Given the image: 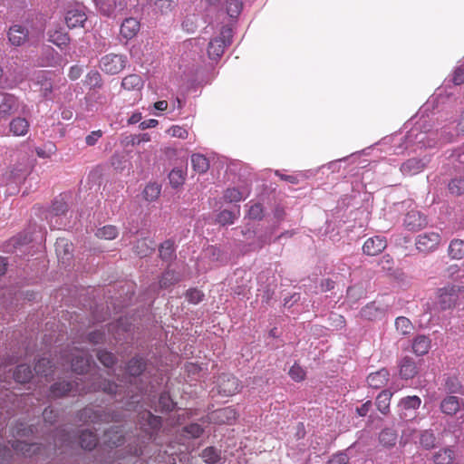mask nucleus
<instances>
[{"label": "nucleus", "mask_w": 464, "mask_h": 464, "mask_svg": "<svg viewBox=\"0 0 464 464\" xmlns=\"http://www.w3.org/2000/svg\"><path fill=\"white\" fill-rule=\"evenodd\" d=\"M449 191L454 196L464 194V178H454L448 184Z\"/></svg>", "instance_id": "nucleus-61"}, {"label": "nucleus", "mask_w": 464, "mask_h": 464, "mask_svg": "<svg viewBox=\"0 0 464 464\" xmlns=\"http://www.w3.org/2000/svg\"><path fill=\"white\" fill-rule=\"evenodd\" d=\"M458 298L457 290L454 285L440 289L438 304L441 310H448L455 306Z\"/></svg>", "instance_id": "nucleus-18"}, {"label": "nucleus", "mask_w": 464, "mask_h": 464, "mask_svg": "<svg viewBox=\"0 0 464 464\" xmlns=\"http://www.w3.org/2000/svg\"><path fill=\"white\" fill-rule=\"evenodd\" d=\"M182 432L188 439H198L203 434L204 429L198 423H190L183 427Z\"/></svg>", "instance_id": "nucleus-56"}, {"label": "nucleus", "mask_w": 464, "mask_h": 464, "mask_svg": "<svg viewBox=\"0 0 464 464\" xmlns=\"http://www.w3.org/2000/svg\"><path fill=\"white\" fill-rule=\"evenodd\" d=\"M223 198L228 203L239 202L245 199L243 193L237 188H227Z\"/></svg>", "instance_id": "nucleus-62"}, {"label": "nucleus", "mask_w": 464, "mask_h": 464, "mask_svg": "<svg viewBox=\"0 0 464 464\" xmlns=\"http://www.w3.org/2000/svg\"><path fill=\"white\" fill-rule=\"evenodd\" d=\"M82 382V379H79ZM102 391L107 394L117 393L118 386L114 382L98 377L88 387H79L78 379L73 382L59 381L51 385L49 389V397L52 399L61 398L69 394L75 395L81 392Z\"/></svg>", "instance_id": "nucleus-2"}, {"label": "nucleus", "mask_w": 464, "mask_h": 464, "mask_svg": "<svg viewBox=\"0 0 464 464\" xmlns=\"http://www.w3.org/2000/svg\"><path fill=\"white\" fill-rule=\"evenodd\" d=\"M140 22L136 18H126L121 24V35L127 40H130L136 36L140 31Z\"/></svg>", "instance_id": "nucleus-24"}, {"label": "nucleus", "mask_w": 464, "mask_h": 464, "mask_svg": "<svg viewBox=\"0 0 464 464\" xmlns=\"http://www.w3.org/2000/svg\"><path fill=\"white\" fill-rule=\"evenodd\" d=\"M200 457L205 463L218 464L221 459V450L213 446L207 447L201 451Z\"/></svg>", "instance_id": "nucleus-47"}, {"label": "nucleus", "mask_w": 464, "mask_h": 464, "mask_svg": "<svg viewBox=\"0 0 464 464\" xmlns=\"http://www.w3.org/2000/svg\"><path fill=\"white\" fill-rule=\"evenodd\" d=\"M36 431L34 424H27L24 421L18 420L10 429V435L13 438H26L33 435Z\"/></svg>", "instance_id": "nucleus-30"}, {"label": "nucleus", "mask_w": 464, "mask_h": 464, "mask_svg": "<svg viewBox=\"0 0 464 464\" xmlns=\"http://www.w3.org/2000/svg\"><path fill=\"white\" fill-rule=\"evenodd\" d=\"M421 404V400L417 395L406 396L400 400L398 403L399 416L403 421H411L418 416V410Z\"/></svg>", "instance_id": "nucleus-8"}, {"label": "nucleus", "mask_w": 464, "mask_h": 464, "mask_svg": "<svg viewBox=\"0 0 464 464\" xmlns=\"http://www.w3.org/2000/svg\"><path fill=\"white\" fill-rule=\"evenodd\" d=\"M79 443L83 450H92L98 444L97 435L89 430H83L79 435Z\"/></svg>", "instance_id": "nucleus-40"}, {"label": "nucleus", "mask_w": 464, "mask_h": 464, "mask_svg": "<svg viewBox=\"0 0 464 464\" xmlns=\"http://www.w3.org/2000/svg\"><path fill=\"white\" fill-rule=\"evenodd\" d=\"M444 386L447 392L450 395L459 392L462 387L460 382L455 376L447 377Z\"/></svg>", "instance_id": "nucleus-63"}, {"label": "nucleus", "mask_w": 464, "mask_h": 464, "mask_svg": "<svg viewBox=\"0 0 464 464\" xmlns=\"http://www.w3.org/2000/svg\"><path fill=\"white\" fill-rule=\"evenodd\" d=\"M396 330L402 335L410 334L413 330L411 322L404 316L397 317L395 320Z\"/></svg>", "instance_id": "nucleus-55"}, {"label": "nucleus", "mask_w": 464, "mask_h": 464, "mask_svg": "<svg viewBox=\"0 0 464 464\" xmlns=\"http://www.w3.org/2000/svg\"><path fill=\"white\" fill-rule=\"evenodd\" d=\"M48 36L49 42L53 43L61 49H63L64 46H67L70 42L68 34L63 28L49 30Z\"/></svg>", "instance_id": "nucleus-34"}, {"label": "nucleus", "mask_w": 464, "mask_h": 464, "mask_svg": "<svg viewBox=\"0 0 464 464\" xmlns=\"http://www.w3.org/2000/svg\"><path fill=\"white\" fill-rule=\"evenodd\" d=\"M19 108V100L14 94L0 92V120L7 119Z\"/></svg>", "instance_id": "nucleus-14"}, {"label": "nucleus", "mask_w": 464, "mask_h": 464, "mask_svg": "<svg viewBox=\"0 0 464 464\" xmlns=\"http://www.w3.org/2000/svg\"><path fill=\"white\" fill-rule=\"evenodd\" d=\"M240 390L239 381L231 374H222L218 379V392L224 396H232Z\"/></svg>", "instance_id": "nucleus-16"}, {"label": "nucleus", "mask_w": 464, "mask_h": 464, "mask_svg": "<svg viewBox=\"0 0 464 464\" xmlns=\"http://www.w3.org/2000/svg\"><path fill=\"white\" fill-rule=\"evenodd\" d=\"M138 424L149 440H155L162 427V419L152 414L150 411H142L138 415Z\"/></svg>", "instance_id": "nucleus-6"}, {"label": "nucleus", "mask_w": 464, "mask_h": 464, "mask_svg": "<svg viewBox=\"0 0 464 464\" xmlns=\"http://www.w3.org/2000/svg\"><path fill=\"white\" fill-rule=\"evenodd\" d=\"M398 438L397 431L392 428H384L379 434L380 443L387 448L393 447Z\"/></svg>", "instance_id": "nucleus-44"}, {"label": "nucleus", "mask_w": 464, "mask_h": 464, "mask_svg": "<svg viewBox=\"0 0 464 464\" xmlns=\"http://www.w3.org/2000/svg\"><path fill=\"white\" fill-rule=\"evenodd\" d=\"M78 419L84 422H108L110 420H118V415L111 414L104 410L85 407L78 412Z\"/></svg>", "instance_id": "nucleus-9"}, {"label": "nucleus", "mask_w": 464, "mask_h": 464, "mask_svg": "<svg viewBox=\"0 0 464 464\" xmlns=\"http://www.w3.org/2000/svg\"><path fill=\"white\" fill-rule=\"evenodd\" d=\"M60 55L50 46L44 50L39 64L44 67H54L59 63Z\"/></svg>", "instance_id": "nucleus-41"}, {"label": "nucleus", "mask_w": 464, "mask_h": 464, "mask_svg": "<svg viewBox=\"0 0 464 464\" xmlns=\"http://www.w3.org/2000/svg\"><path fill=\"white\" fill-rule=\"evenodd\" d=\"M11 444V451L14 450L17 454L24 458H32L43 454L45 448L40 443H28L22 440H14L8 441Z\"/></svg>", "instance_id": "nucleus-10"}, {"label": "nucleus", "mask_w": 464, "mask_h": 464, "mask_svg": "<svg viewBox=\"0 0 464 464\" xmlns=\"http://www.w3.org/2000/svg\"><path fill=\"white\" fill-rule=\"evenodd\" d=\"M418 373L414 360L409 356L404 357L400 363V374L403 379H411Z\"/></svg>", "instance_id": "nucleus-33"}, {"label": "nucleus", "mask_w": 464, "mask_h": 464, "mask_svg": "<svg viewBox=\"0 0 464 464\" xmlns=\"http://www.w3.org/2000/svg\"><path fill=\"white\" fill-rule=\"evenodd\" d=\"M96 6L105 16H111L115 10L114 0H95Z\"/></svg>", "instance_id": "nucleus-60"}, {"label": "nucleus", "mask_w": 464, "mask_h": 464, "mask_svg": "<svg viewBox=\"0 0 464 464\" xmlns=\"http://www.w3.org/2000/svg\"><path fill=\"white\" fill-rule=\"evenodd\" d=\"M17 24L28 27V34L30 35L36 34L42 30L41 27L37 25L36 16L34 14H28L23 22Z\"/></svg>", "instance_id": "nucleus-57"}, {"label": "nucleus", "mask_w": 464, "mask_h": 464, "mask_svg": "<svg viewBox=\"0 0 464 464\" xmlns=\"http://www.w3.org/2000/svg\"><path fill=\"white\" fill-rule=\"evenodd\" d=\"M68 211V205L63 198H57L53 201L52 207L48 212L47 218L52 227H60L62 223L59 222L60 217L65 215Z\"/></svg>", "instance_id": "nucleus-17"}, {"label": "nucleus", "mask_w": 464, "mask_h": 464, "mask_svg": "<svg viewBox=\"0 0 464 464\" xmlns=\"http://www.w3.org/2000/svg\"><path fill=\"white\" fill-rule=\"evenodd\" d=\"M33 402L30 394L16 395L14 392H5L3 401H0V439L4 437L7 420L14 413V408H24Z\"/></svg>", "instance_id": "nucleus-3"}, {"label": "nucleus", "mask_w": 464, "mask_h": 464, "mask_svg": "<svg viewBox=\"0 0 464 464\" xmlns=\"http://www.w3.org/2000/svg\"><path fill=\"white\" fill-rule=\"evenodd\" d=\"M430 161L429 156H423L422 158H411L405 160L400 168V170L403 175L413 176L423 171Z\"/></svg>", "instance_id": "nucleus-13"}, {"label": "nucleus", "mask_w": 464, "mask_h": 464, "mask_svg": "<svg viewBox=\"0 0 464 464\" xmlns=\"http://www.w3.org/2000/svg\"><path fill=\"white\" fill-rule=\"evenodd\" d=\"M160 257L164 262H170L176 258L174 242L168 239L159 246Z\"/></svg>", "instance_id": "nucleus-43"}, {"label": "nucleus", "mask_w": 464, "mask_h": 464, "mask_svg": "<svg viewBox=\"0 0 464 464\" xmlns=\"http://www.w3.org/2000/svg\"><path fill=\"white\" fill-rule=\"evenodd\" d=\"M393 393L390 390L382 391L375 400L377 410L383 415L390 413V403Z\"/></svg>", "instance_id": "nucleus-36"}, {"label": "nucleus", "mask_w": 464, "mask_h": 464, "mask_svg": "<svg viewBox=\"0 0 464 464\" xmlns=\"http://www.w3.org/2000/svg\"><path fill=\"white\" fill-rule=\"evenodd\" d=\"M448 253L452 259H462L464 257V240L455 238L450 241Z\"/></svg>", "instance_id": "nucleus-48"}, {"label": "nucleus", "mask_w": 464, "mask_h": 464, "mask_svg": "<svg viewBox=\"0 0 464 464\" xmlns=\"http://www.w3.org/2000/svg\"><path fill=\"white\" fill-rule=\"evenodd\" d=\"M124 441L122 430L119 426H112L104 431L103 443L112 449L121 445Z\"/></svg>", "instance_id": "nucleus-22"}, {"label": "nucleus", "mask_w": 464, "mask_h": 464, "mask_svg": "<svg viewBox=\"0 0 464 464\" xmlns=\"http://www.w3.org/2000/svg\"><path fill=\"white\" fill-rule=\"evenodd\" d=\"M456 458V452L452 447H446L436 451L431 459L434 464H452Z\"/></svg>", "instance_id": "nucleus-31"}, {"label": "nucleus", "mask_w": 464, "mask_h": 464, "mask_svg": "<svg viewBox=\"0 0 464 464\" xmlns=\"http://www.w3.org/2000/svg\"><path fill=\"white\" fill-rule=\"evenodd\" d=\"M456 133L449 126L440 129H431L430 140L432 148H440L446 144L452 143L456 140Z\"/></svg>", "instance_id": "nucleus-12"}, {"label": "nucleus", "mask_w": 464, "mask_h": 464, "mask_svg": "<svg viewBox=\"0 0 464 464\" xmlns=\"http://www.w3.org/2000/svg\"><path fill=\"white\" fill-rule=\"evenodd\" d=\"M83 83L90 89H101L103 85L102 75L97 70H91L86 74Z\"/></svg>", "instance_id": "nucleus-50"}, {"label": "nucleus", "mask_w": 464, "mask_h": 464, "mask_svg": "<svg viewBox=\"0 0 464 464\" xmlns=\"http://www.w3.org/2000/svg\"><path fill=\"white\" fill-rule=\"evenodd\" d=\"M430 125L417 123L405 135L406 148L418 145L419 148H432L430 140Z\"/></svg>", "instance_id": "nucleus-5"}, {"label": "nucleus", "mask_w": 464, "mask_h": 464, "mask_svg": "<svg viewBox=\"0 0 464 464\" xmlns=\"http://www.w3.org/2000/svg\"><path fill=\"white\" fill-rule=\"evenodd\" d=\"M419 445L425 450H430L437 447V437L435 432L430 430H422L419 432Z\"/></svg>", "instance_id": "nucleus-29"}, {"label": "nucleus", "mask_w": 464, "mask_h": 464, "mask_svg": "<svg viewBox=\"0 0 464 464\" xmlns=\"http://www.w3.org/2000/svg\"><path fill=\"white\" fill-rule=\"evenodd\" d=\"M382 314V310L379 308L375 302L369 303L363 306L360 311V316L362 319L372 321L377 319Z\"/></svg>", "instance_id": "nucleus-45"}, {"label": "nucleus", "mask_w": 464, "mask_h": 464, "mask_svg": "<svg viewBox=\"0 0 464 464\" xmlns=\"http://www.w3.org/2000/svg\"><path fill=\"white\" fill-rule=\"evenodd\" d=\"M34 372L37 375L49 376L53 372L52 362L47 358L39 359L34 365Z\"/></svg>", "instance_id": "nucleus-52"}, {"label": "nucleus", "mask_w": 464, "mask_h": 464, "mask_svg": "<svg viewBox=\"0 0 464 464\" xmlns=\"http://www.w3.org/2000/svg\"><path fill=\"white\" fill-rule=\"evenodd\" d=\"M177 6V3L174 0H157L155 2V7L162 14H168L171 13L175 7Z\"/></svg>", "instance_id": "nucleus-64"}, {"label": "nucleus", "mask_w": 464, "mask_h": 464, "mask_svg": "<svg viewBox=\"0 0 464 464\" xmlns=\"http://www.w3.org/2000/svg\"><path fill=\"white\" fill-rule=\"evenodd\" d=\"M461 406H463L461 399L454 395H448L440 401V410L446 415L454 416L459 411Z\"/></svg>", "instance_id": "nucleus-19"}, {"label": "nucleus", "mask_w": 464, "mask_h": 464, "mask_svg": "<svg viewBox=\"0 0 464 464\" xmlns=\"http://www.w3.org/2000/svg\"><path fill=\"white\" fill-rule=\"evenodd\" d=\"M28 27L18 24H14L9 28L8 39L12 45L21 46L29 38Z\"/></svg>", "instance_id": "nucleus-21"}, {"label": "nucleus", "mask_w": 464, "mask_h": 464, "mask_svg": "<svg viewBox=\"0 0 464 464\" xmlns=\"http://www.w3.org/2000/svg\"><path fill=\"white\" fill-rule=\"evenodd\" d=\"M156 244L152 239L141 238L136 241L133 251L140 257H146L153 253Z\"/></svg>", "instance_id": "nucleus-32"}, {"label": "nucleus", "mask_w": 464, "mask_h": 464, "mask_svg": "<svg viewBox=\"0 0 464 464\" xmlns=\"http://www.w3.org/2000/svg\"><path fill=\"white\" fill-rule=\"evenodd\" d=\"M128 63V57L121 53H108L99 60L100 69L110 75H115L123 71Z\"/></svg>", "instance_id": "nucleus-7"}, {"label": "nucleus", "mask_w": 464, "mask_h": 464, "mask_svg": "<svg viewBox=\"0 0 464 464\" xmlns=\"http://www.w3.org/2000/svg\"><path fill=\"white\" fill-rule=\"evenodd\" d=\"M440 241L441 236L438 232H425L416 237L415 246L420 252L430 253L438 248Z\"/></svg>", "instance_id": "nucleus-11"}, {"label": "nucleus", "mask_w": 464, "mask_h": 464, "mask_svg": "<svg viewBox=\"0 0 464 464\" xmlns=\"http://www.w3.org/2000/svg\"><path fill=\"white\" fill-rule=\"evenodd\" d=\"M191 164L193 169L198 173H205L209 168L208 160L201 154H193L191 156Z\"/></svg>", "instance_id": "nucleus-51"}, {"label": "nucleus", "mask_w": 464, "mask_h": 464, "mask_svg": "<svg viewBox=\"0 0 464 464\" xmlns=\"http://www.w3.org/2000/svg\"><path fill=\"white\" fill-rule=\"evenodd\" d=\"M240 216V207L236 205L233 209H223L216 216V222L220 226L232 225Z\"/></svg>", "instance_id": "nucleus-25"}, {"label": "nucleus", "mask_w": 464, "mask_h": 464, "mask_svg": "<svg viewBox=\"0 0 464 464\" xmlns=\"http://www.w3.org/2000/svg\"><path fill=\"white\" fill-rule=\"evenodd\" d=\"M216 417L219 421L231 422L237 419V411L230 407L219 409L216 411Z\"/></svg>", "instance_id": "nucleus-59"}, {"label": "nucleus", "mask_w": 464, "mask_h": 464, "mask_svg": "<svg viewBox=\"0 0 464 464\" xmlns=\"http://www.w3.org/2000/svg\"><path fill=\"white\" fill-rule=\"evenodd\" d=\"M37 83L40 85L43 98L45 100H53V86L52 82L47 78L46 72H40L38 73Z\"/></svg>", "instance_id": "nucleus-37"}, {"label": "nucleus", "mask_w": 464, "mask_h": 464, "mask_svg": "<svg viewBox=\"0 0 464 464\" xmlns=\"http://www.w3.org/2000/svg\"><path fill=\"white\" fill-rule=\"evenodd\" d=\"M29 173V167L24 162L14 164L10 170V179L14 182H20L24 179Z\"/></svg>", "instance_id": "nucleus-49"}, {"label": "nucleus", "mask_w": 464, "mask_h": 464, "mask_svg": "<svg viewBox=\"0 0 464 464\" xmlns=\"http://www.w3.org/2000/svg\"><path fill=\"white\" fill-rule=\"evenodd\" d=\"M75 438L71 432L64 429H59L53 435L54 448L61 450V452H65L63 448H72L73 439Z\"/></svg>", "instance_id": "nucleus-23"}, {"label": "nucleus", "mask_w": 464, "mask_h": 464, "mask_svg": "<svg viewBox=\"0 0 464 464\" xmlns=\"http://www.w3.org/2000/svg\"><path fill=\"white\" fill-rule=\"evenodd\" d=\"M91 360L92 357L83 353L72 354V370L78 374L85 373L91 366Z\"/></svg>", "instance_id": "nucleus-26"}, {"label": "nucleus", "mask_w": 464, "mask_h": 464, "mask_svg": "<svg viewBox=\"0 0 464 464\" xmlns=\"http://www.w3.org/2000/svg\"><path fill=\"white\" fill-rule=\"evenodd\" d=\"M403 225L409 231L415 232L424 228L428 225V220L420 211L413 209L405 215Z\"/></svg>", "instance_id": "nucleus-15"}, {"label": "nucleus", "mask_w": 464, "mask_h": 464, "mask_svg": "<svg viewBox=\"0 0 464 464\" xmlns=\"http://www.w3.org/2000/svg\"><path fill=\"white\" fill-rule=\"evenodd\" d=\"M86 20L85 13L79 9H71L65 15V22L69 28L82 27Z\"/></svg>", "instance_id": "nucleus-28"}, {"label": "nucleus", "mask_w": 464, "mask_h": 464, "mask_svg": "<svg viewBox=\"0 0 464 464\" xmlns=\"http://www.w3.org/2000/svg\"><path fill=\"white\" fill-rule=\"evenodd\" d=\"M121 86L128 91H138L143 87V80L138 74H129L122 79Z\"/></svg>", "instance_id": "nucleus-46"}, {"label": "nucleus", "mask_w": 464, "mask_h": 464, "mask_svg": "<svg viewBox=\"0 0 464 464\" xmlns=\"http://www.w3.org/2000/svg\"><path fill=\"white\" fill-rule=\"evenodd\" d=\"M181 277L179 272L168 268L160 278V287L163 289L169 288L181 281Z\"/></svg>", "instance_id": "nucleus-39"}, {"label": "nucleus", "mask_w": 464, "mask_h": 464, "mask_svg": "<svg viewBox=\"0 0 464 464\" xmlns=\"http://www.w3.org/2000/svg\"><path fill=\"white\" fill-rule=\"evenodd\" d=\"M29 127V122L24 117H15L9 123V130L14 136H24Z\"/></svg>", "instance_id": "nucleus-38"}, {"label": "nucleus", "mask_w": 464, "mask_h": 464, "mask_svg": "<svg viewBox=\"0 0 464 464\" xmlns=\"http://www.w3.org/2000/svg\"><path fill=\"white\" fill-rule=\"evenodd\" d=\"M389 375V372L386 369H381L368 375L367 383L373 389H379L386 384Z\"/></svg>", "instance_id": "nucleus-35"}, {"label": "nucleus", "mask_w": 464, "mask_h": 464, "mask_svg": "<svg viewBox=\"0 0 464 464\" xmlns=\"http://www.w3.org/2000/svg\"><path fill=\"white\" fill-rule=\"evenodd\" d=\"M387 246V242L384 237L376 236L373 237L368 238L363 246L362 251L365 255L368 256H376L382 253Z\"/></svg>", "instance_id": "nucleus-20"}, {"label": "nucleus", "mask_w": 464, "mask_h": 464, "mask_svg": "<svg viewBox=\"0 0 464 464\" xmlns=\"http://www.w3.org/2000/svg\"><path fill=\"white\" fill-rule=\"evenodd\" d=\"M32 378L33 371L31 367L25 363L18 365L12 375L10 371L6 372L5 368L3 369L0 364V389H5L6 392H9L8 386L11 384L12 379L18 383H26L30 382Z\"/></svg>", "instance_id": "nucleus-4"}, {"label": "nucleus", "mask_w": 464, "mask_h": 464, "mask_svg": "<svg viewBox=\"0 0 464 464\" xmlns=\"http://www.w3.org/2000/svg\"><path fill=\"white\" fill-rule=\"evenodd\" d=\"M97 358L107 368H111L117 362L116 356L107 350H98Z\"/></svg>", "instance_id": "nucleus-53"}, {"label": "nucleus", "mask_w": 464, "mask_h": 464, "mask_svg": "<svg viewBox=\"0 0 464 464\" xmlns=\"http://www.w3.org/2000/svg\"><path fill=\"white\" fill-rule=\"evenodd\" d=\"M118 228L115 226L107 225L99 228L95 235L99 238L111 240L118 236Z\"/></svg>", "instance_id": "nucleus-54"}, {"label": "nucleus", "mask_w": 464, "mask_h": 464, "mask_svg": "<svg viewBox=\"0 0 464 464\" xmlns=\"http://www.w3.org/2000/svg\"><path fill=\"white\" fill-rule=\"evenodd\" d=\"M149 360L142 354H135L130 358L124 366V372L129 383L134 389L123 390L117 383V393L111 394L115 401L122 403L127 411L136 408L147 391L149 379L151 374L148 371Z\"/></svg>", "instance_id": "nucleus-1"}, {"label": "nucleus", "mask_w": 464, "mask_h": 464, "mask_svg": "<svg viewBox=\"0 0 464 464\" xmlns=\"http://www.w3.org/2000/svg\"><path fill=\"white\" fill-rule=\"evenodd\" d=\"M176 403L168 392H162L159 397V407L161 411L169 412L174 410Z\"/></svg>", "instance_id": "nucleus-58"}, {"label": "nucleus", "mask_w": 464, "mask_h": 464, "mask_svg": "<svg viewBox=\"0 0 464 464\" xmlns=\"http://www.w3.org/2000/svg\"><path fill=\"white\" fill-rule=\"evenodd\" d=\"M227 45L224 44L223 40L214 38L208 45V54L211 60L219 59L224 53L225 48Z\"/></svg>", "instance_id": "nucleus-42"}, {"label": "nucleus", "mask_w": 464, "mask_h": 464, "mask_svg": "<svg viewBox=\"0 0 464 464\" xmlns=\"http://www.w3.org/2000/svg\"><path fill=\"white\" fill-rule=\"evenodd\" d=\"M431 341L429 336L419 334L412 340L411 349L417 356H422L429 353Z\"/></svg>", "instance_id": "nucleus-27"}]
</instances>
